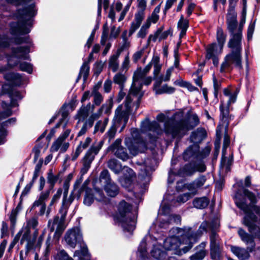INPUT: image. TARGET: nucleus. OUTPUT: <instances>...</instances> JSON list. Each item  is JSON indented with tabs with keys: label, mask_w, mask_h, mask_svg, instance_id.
Wrapping results in <instances>:
<instances>
[{
	"label": "nucleus",
	"mask_w": 260,
	"mask_h": 260,
	"mask_svg": "<svg viewBox=\"0 0 260 260\" xmlns=\"http://www.w3.org/2000/svg\"><path fill=\"white\" fill-rule=\"evenodd\" d=\"M226 18L228 28L231 33H233L237 26V13L235 9H228Z\"/></svg>",
	"instance_id": "obj_23"
},
{
	"label": "nucleus",
	"mask_w": 260,
	"mask_h": 260,
	"mask_svg": "<svg viewBox=\"0 0 260 260\" xmlns=\"http://www.w3.org/2000/svg\"><path fill=\"white\" fill-rule=\"evenodd\" d=\"M103 144L104 142L103 141L94 143L87 151L82 159L83 166L81 170L82 175H84L87 172L90 168L92 161L94 159L95 156L98 154L100 150L101 149Z\"/></svg>",
	"instance_id": "obj_9"
},
{
	"label": "nucleus",
	"mask_w": 260,
	"mask_h": 260,
	"mask_svg": "<svg viewBox=\"0 0 260 260\" xmlns=\"http://www.w3.org/2000/svg\"><path fill=\"white\" fill-rule=\"evenodd\" d=\"M105 190L107 194L111 197H115L119 192L118 187L113 182L106 184Z\"/></svg>",
	"instance_id": "obj_37"
},
{
	"label": "nucleus",
	"mask_w": 260,
	"mask_h": 260,
	"mask_svg": "<svg viewBox=\"0 0 260 260\" xmlns=\"http://www.w3.org/2000/svg\"><path fill=\"white\" fill-rule=\"evenodd\" d=\"M108 168L115 174H118L121 171H123L121 165L115 159H111L108 162Z\"/></svg>",
	"instance_id": "obj_42"
},
{
	"label": "nucleus",
	"mask_w": 260,
	"mask_h": 260,
	"mask_svg": "<svg viewBox=\"0 0 260 260\" xmlns=\"http://www.w3.org/2000/svg\"><path fill=\"white\" fill-rule=\"evenodd\" d=\"M219 226V223L217 220L210 224H209L207 222H203L201 224L197 232L196 233L193 232V234L198 237L197 239V240L203 233L207 231V229L209 228L212 231L210 236V247L213 249L216 248V247H218V244L216 242L217 235L214 231L217 229Z\"/></svg>",
	"instance_id": "obj_13"
},
{
	"label": "nucleus",
	"mask_w": 260,
	"mask_h": 260,
	"mask_svg": "<svg viewBox=\"0 0 260 260\" xmlns=\"http://www.w3.org/2000/svg\"><path fill=\"white\" fill-rule=\"evenodd\" d=\"M206 58L208 59H212L213 63L215 66H217L219 61L218 55L219 53L217 45L216 43L210 44L206 49Z\"/></svg>",
	"instance_id": "obj_24"
},
{
	"label": "nucleus",
	"mask_w": 260,
	"mask_h": 260,
	"mask_svg": "<svg viewBox=\"0 0 260 260\" xmlns=\"http://www.w3.org/2000/svg\"><path fill=\"white\" fill-rule=\"evenodd\" d=\"M19 67L21 71L26 72L29 74H31L32 72V67L30 63L24 62L20 64Z\"/></svg>",
	"instance_id": "obj_57"
},
{
	"label": "nucleus",
	"mask_w": 260,
	"mask_h": 260,
	"mask_svg": "<svg viewBox=\"0 0 260 260\" xmlns=\"http://www.w3.org/2000/svg\"><path fill=\"white\" fill-rule=\"evenodd\" d=\"M58 260H74L70 257L64 250L60 251L56 255Z\"/></svg>",
	"instance_id": "obj_62"
},
{
	"label": "nucleus",
	"mask_w": 260,
	"mask_h": 260,
	"mask_svg": "<svg viewBox=\"0 0 260 260\" xmlns=\"http://www.w3.org/2000/svg\"><path fill=\"white\" fill-rule=\"evenodd\" d=\"M226 35L224 34L221 28H218L216 32V39L218 42V49L219 53H221L223 45L226 40Z\"/></svg>",
	"instance_id": "obj_32"
},
{
	"label": "nucleus",
	"mask_w": 260,
	"mask_h": 260,
	"mask_svg": "<svg viewBox=\"0 0 260 260\" xmlns=\"http://www.w3.org/2000/svg\"><path fill=\"white\" fill-rule=\"evenodd\" d=\"M206 166L203 162H200L192 168L190 165H186L180 170L178 174L180 176L191 175L196 171L203 172L206 170Z\"/></svg>",
	"instance_id": "obj_22"
},
{
	"label": "nucleus",
	"mask_w": 260,
	"mask_h": 260,
	"mask_svg": "<svg viewBox=\"0 0 260 260\" xmlns=\"http://www.w3.org/2000/svg\"><path fill=\"white\" fill-rule=\"evenodd\" d=\"M105 105H103L97 113L92 114L90 116L87 121L89 123L92 122V125H93L94 121L95 119H98L101 116L102 113V110L105 108Z\"/></svg>",
	"instance_id": "obj_54"
},
{
	"label": "nucleus",
	"mask_w": 260,
	"mask_h": 260,
	"mask_svg": "<svg viewBox=\"0 0 260 260\" xmlns=\"http://www.w3.org/2000/svg\"><path fill=\"white\" fill-rule=\"evenodd\" d=\"M197 238L190 228H173L165 240L164 247L166 250L174 251L175 254L182 255L191 248Z\"/></svg>",
	"instance_id": "obj_3"
},
{
	"label": "nucleus",
	"mask_w": 260,
	"mask_h": 260,
	"mask_svg": "<svg viewBox=\"0 0 260 260\" xmlns=\"http://www.w3.org/2000/svg\"><path fill=\"white\" fill-rule=\"evenodd\" d=\"M119 53H117L112 55L109 60V68L112 70L113 72H115L118 69L119 62L118 58Z\"/></svg>",
	"instance_id": "obj_41"
},
{
	"label": "nucleus",
	"mask_w": 260,
	"mask_h": 260,
	"mask_svg": "<svg viewBox=\"0 0 260 260\" xmlns=\"http://www.w3.org/2000/svg\"><path fill=\"white\" fill-rule=\"evenodd\" d=\"M115 115H116V112L115 113ZM115 116H114V117L113 118L114 124L112 126H111L110 128L107 132V135L109 137V141H110L115 136L116 131V127L117 126V125L119 124L122 121H123L124 125H125L127 122V121H126V122H125L124 119H123V118L119 121L118 120L115 119ZM127 119H128V118Z\"/></svg>",
	"instance_id": "obj_38"
},
{
	"label": "nucleus",
	"mask_w": 260,
	"mask_h": 260,
	"mask_svg": "<svg viewBox=\"0 0 260 260\" xmlns=\"http://www.w3.org/2000/svg\"><path fill=\"white\" fill-rule=\"evenodd\" d=\"M93 196L96 200L99 202L103 201L105 199L103 191L100 189H95Z\"/></svg>",
	"instance_id": "obj_61"
},
{
	"label": "nucleus",
	"mask_w": 260,
	"mask_h": 260,
	"mask_svg": "<svg viewBox=\"0 0 260 260\" xmlns=\"http://www.w3.org/2000/svg\"><path fill=\"white\" fill-rule=\"evenodd\" d=\"M146 242L145 240L143 239L139 247L138 251L141 254V256L143 257L146 252Z\"/></svg>",
	"instance_id": "obj_64"
},
{
	"label": "nucleus",
	"mask_w": 260,
	"mask_h": 260,
	"mask_svg": "<svg viewBox=\"0 0 260 260\" xmlns=\"http://www.w3.org/2000/svg\"><path fill=\"white\" fill-rule=\"evenodd\" d=\"M159 58L157 56H154L152 59V63H153V65L154 66V75L155 76L158 75L159 74L160 69L161 66L159 64Z\"/></svg>",
	"instance_id": "obj_49"
},
{
	"label": "nucleus",
	"mask_w": 260,
	"mask_h": 260,
	"mask_svg": "<svg viewBox=\"0 0 260 260\" xmlns=\"http://www.w3.org/2000/svg\"><path fill=\"white\" fill-rule=\"evenodd\" d=\"M29 52V46L17 47L12 50V55L8 58V63L10 67H13L18 64L20 59H27Z\"/></svg>",
	"instance_id": "obj_12"
},
{
	"label": "nucleus",
	"mask_w": 260,
	"mask_h": 260,
	"mask_svg": "<svg viewBox=\"0 0 260 260\" xmlns=\"http://www.w3.org/2000/svg\"><path fill=\"white\" fill-rule=\"evenodd\" d=\"M90 109H91V111L93 110V106H91L90 104H89L86 107H82L76 115V118L78 119L79 121L84 120L87 117Z\"/></svg>",
	"instance_id": "obj_31"
},
{
	"label": "nucleus",
	"mask_w": 260,
	"mask_h": 260,
	"mask_svg": "<svg viewBox=\"0 0 260 260\" xmlns=\"http://www.w3.org/2000/svg\"><path fill=\"white\" fill-rule=\"evenodd\" d=\"M188 27V22L182 16L178 22V28L180 31L179 38L181 39L185 34Z\"/></svg>",
	"instance_id": "obj_35"
},
{
	"label": "nucleus",
	"mask_w": 260,
	"mask_h": 260,
	"mask_svg": "<svg viewBox=\"0 0 260 260\" xmlns=\"http://www.w3.org/2000/svg\"><path fill=\"white\" fill-rule=\"evenodd\" d=\"M149 27L150 26L148 24L144 23L138 32L137 37L138 38H144L147 34L148 29Z\"/></svg>",
	"instance_id": "obj_52"
},
{
	"label": "nucleus",
	"mask_w": 260,
	"mask_h": 260,
	"mask_svg": "<svg viewBox=\"0 0 260 260\" xmlns=\"http://www.w3.org/2000/svg\"><path fill=\"white\" fill-rule=\"evenodd\" d=\"M241 52L232 50L230 53L227 54L224 57V61L221 64L220 72L223 73L225 70L230 69L232 64H234L237 68L241 69L242 66Z\"/></svg>",
	"instance_id": "obj_11"
},
{
	"label": "nucleus",
	"mask_w": 260,
	"mask_h": 260,
	"mask_svg": "<svg viewBox=\"0 0 260 260\" xmlns=\"http://www.w3.org/2000/svg\"><path fill=\"white\" fill-rule=\"evenodd\" d=\"M36 13L34 3L25 7L22 10H19L16 14L18 22L11 24V33L13 35L28 33L30 31L29 27L32 25V18Z\"/></svg>",
	"instance_id": "obj_4"
},
{
	"label": "nucleus",
	"mask_w": 260,
	"mask_h": 260,
	"mask_svg": "<svg viewBox=\"0 0 260 260\" xmlns=\"http://www.w3.org/2000/svg\"><path fill=\"white\" fill-rule=\"evenodd\" d=\"M209 200L206 197H202L195 199L193 201L194 207L198 209L206 208L209 204Z\"/></svg>",
	"instance_id": "obj_40"
},
{
	"label": "nucleus",
	"mask_w": 260,
	"mask_h": 260,
	"mask_svg": "<svg viewBox=\"0 0 260 260\" xmlns=\"http://www.w3.org/2000/svg\"><path fill=\"white\" fill-rule=\"evenodd\" d=\"M121 139H116L114 142L109 147L108 150L111 151L117 157L123 161H125L127 160L129 157L126 149L121 146Z\"/></svg>",
	"instance_id": "obj_18"
},
{
	"label": "nucleus",
	"mask_w": 260,
	"mask_h": 260,
	"mask_svg": "<svg viewBox=\"0 0 260 260\" xmlns=\"http://www.w3.org/2000/svg\"><path fill=\"white\" fill-rule=\"evenodd\" d=\"M130 204L121 201L118 205L117 212L115 216L116 220L125 231L131 233L136 226V215L131 212Z\"/></svg>",
	"instance_id": "obj_5"
},
{
	"label": "nucleus",
	"mask_w": 260,
	"mask_h": 260,
	"mask_svg": "<svg viewBox=\"0 0 260 260\" xmlns=\"http://www.w3.org/2000/svg\"><path fill=\"white\" fill-rule=\"evenodd\" d=\"M160 4L156 6L153 11L152 12L150 16L148 17L145 23L148 24L149 26H150L151 23H155L157 22L159 19V15L158 14L160 12Z\"/></svg>",
	"instance_id": "obj_34"
},
{
	"label": "nucleus",
	"mask_w": 260,
	"mask_h": 260,
	"mask_svg": "<svg viewBox=\"0 0 260 260\" xmlns=\"http://www.w3.org/2000/svg\"><path fill=\"white\" fill-rule=\"evenodd\" d=\"M5 79L12 82L13 84L19 85L21 83V77L17 73H9L5 75Z\"/></svg>",
	"instance_id": "obj_39"
},
{
	"label": "nucleus",
	"mask_w": 260,
	"mask_h": 260,
	"mask_svg": "<svg viewBox=\"0 0 260 260\" xmlns=\"http://www.w3.org/2000/svg\"><path fill=\"white\" fill-rule=\"evenodd\" d=\"M132 137L125 139L124 143L133 155H136L139 152H142L146 148V146L139 137V131L136 128L131 129Z\"/></svg>",
	"instance_id": "obj_8"
},
{
	"label": "nucleus",
	"mask_w": 260,
	"mask_h": 260,
	"mask_svg": "<svg viewBox=\"0 0 260 260\" xmlns=\"http://www.w3.org/2000/svg\"><path fill=\"white\" fill-rule=\"evenodd\" d=\"M182 117V113H176L171 119L167 121L165 115L163 114H159L157 116L156 119L160 122H163L165 121V129L166 132L168 134H172L173 137H175L176 136H174L172 133L168 132L167 131V128L175 129V125L178 122V119Z\"/></svg>",
	"instance_id": "obj_19"
},
{
	"label": "nucleus",
	"mask_w": 260,
	"mask_h": 260,
	"mask_svg": "<svg viewBox=\"0 0 260 260\" xmlns=\"http://www.w3.org/2000/svg\"><path fill=\"white\" fill-rule=\"evenodd\" d=\"M94 199L95 198L94 197L93 194L91 192V191L86 190L83 203L84 205L87 206H89L93 202Z\"/></svg>",
	"instance_id": "obj_50"
},
{
	"label": "nucleus",
	"mask_w": 260,
	"mask_h": 260,
	"mask_svg": "<svg viewBox=\"0 0 260 260\" xmlns=\"http://www.w3.org/2000/svg\"><path fill=\"white\" fill-rule=\"evenodd\" d=\"M38 224V220L36 217H32L27 221V226L21 240V243L25 240L27 241V244L26 245V254H27L28 252L35 247V240H36L38 234V231L36 230L34 233L33 238L31 239L30 238V229H35Z\"/></svg>",
	"instance_id": "obj_10"
},
{
	"label": "nucleus",
	"mask_w": 260,
	"mask_h": 260,
	"mask_svg": "<svg viewBox=\"0 0 260 260\" xmlns=\"http://www.w3.org/2000/svg\"><path fill=\"white\" fill-rule=\"evenodd\" d=\"M146 74L141 68L138 69L134 73L133 83L126 98L124 104L119 105L116 110L115 119L120 120L124 119L126 122L131 113V105L135 106L136 110L139 106L144 92L142 90L143 80Z\"/></svg>",
	"instance_id": "obj_2"
},
{
	"label": "nucleus",
	"mask_w": 260,
	"mask_h": 260,
	"mask_svg": "<svg viewBox=\"0 0 260 260\" xmlns=\"http://www.w3.org/2000/svg\"><path fill=\"white\" fill-rule=\"evenodd\" d=\"M232 252L239 259H245L249 257L250 254L248 251L244 248L237 246H231Z\"/></svg>",
	"instance_id": "obj_29"
},
{
	"label": "nucleus",
	"mask_w": 260,
	"mask_h": 260,
	"mask_svg": "<svg viewBox=\"0 0 260 260\" xmlns=\"http://www.w3.org/2000/svg\"><path fill=\"white\" fill-rule=\"evenodd\" d=\"M238 234L240 237L241 240L246 244H251V247H248L247 250L251 252L254 250L255 247V244L253 240V236L247 233L242 229H239L238 231Z\"/></svg>",
	"instance_id": "obj_27"
},
{
	"label": "nucleus",
	"mask_w": 260,
	"mask_h": 260,
	"mask_svg": "<svg viewBox=\"0 0 260 260\" xmlns=\"http://www.w3.org/2000/svg\"><path fill=\"white\" fill-rule=\"evenodd\" d=\"M100 179L102 181L104 180V183L106 184L111 183L110 174L108 170H105L101 172L100 175Z\"/></svg>",
	"instance_id": "obj_53"
},
{
	"label": "nucleus",
	"mask_w": 260,
	"mask_h": 260,
	"mask_svg": "<svg viewBox=\"0 0 260 260\" xmlns=\"http://www.w3.org/2000/svg\"><path fill=\"white\" fill-rule=\"evenodd\" d=\"M64 240L71 247L74 248L76 244L79 243L82 247L80 250H76L74 257H78L79 260H89L90 255L87 246L83 241L82 235L79 228H74L68 230L64 236Z\"/></svg>",
	"instance_id": "obj_6"
},
{
	"label": "nucleus",
	"mask_w": 260,
	"mask_h": 260,
	"mask_svg": "<svg viewBox=\"0 0 260 260\" xmlns=\"http://www.w3.org/2000/svg\"><path fill=\"white\" fill-rule=\"evenodd\" d=\"M151 255L157 259H163L167 256L166 251L161 249V245L158 244L154 245L151 251Z\"/></svg>",
	"instance_id": "obj_30"
},
{
	"label": "nucleus",
	"mask_w": 260,
	"mask_h": 260,
	"mask_svg": "<svg viewBox=\"0 0 260 260\" xmlns=\"http://www.w3.org/2000/svg\"><path fill=\"white\" fill-rule=\"evenodd\" d=\"M242 35L241 32L231 33V38L228 43V47L234 51L241 52Z\"/></svg>",
	"instance_id": "obj_20"
},
{
	"label": "nucleus",
	"mask_w": 260,
	"mask_h": 260,
	"mask_svg": "<svg viewBox=\"0 0 260 260\" xmlns=\"http://www.w3.org/2000/svg\"><path fill=\"white\" fill-rule=\"evenodd\" d=\"M191 198L190 193H185L179 196L177 199V202L179 203H184Z\"/></svg>",
	"instance_id": "obj_59"
},
{
	"label": "nucleus",
	"mask_w": 260,
	"mask_h": 260,
	"mask_svg": "<svg viewBox=\"0 0 260 260\" xmlns=\"http://www.w3.org/2000/svg\"><path fill=\"white\" fill-rule=\"evenodd\" d=\"M192 118L194 120L192 125H189L187 121L184 119H178V122L175 125V129L167 128L168 132H170L174 136H182L186 132L196 126L199 122V118L196 115H192Z\"/></svg>",
	"instance_id": "obj_14"
},
{
	"label": "nucleus",
	"mask_w": 260,
	"mask_h": 260,
	"mask_svg": "<svg viewBox=\"0 0 260 260\" xmlns=\"http://www.w3.org/2000/svg\"><path fill=\"white\" fill-rule=\"evenodd\" d=\"M144 12L143 11H138L135 15V19L133 21L141 24L144 18Z\"/></svg>",
	"instance_id": "obj_55"
},
{
	"label": "nucleus",
	"mask_w": 260,
	"mask_h": 260,
	"mask_svg": "<svg viewBox=\"0 0 260 260\" xmlns=\"http://www.w3.org/2000/svg\"><path fill=\"white\" fill-rule=\"evenodd\" d=\"M11 114L12 112L10 110L0 113V145L6 142V137L7 135L6 127L16 122L15 118H10L5 121H4L5 118Z\"/></svg>",
	"instance_id": "obj_16"
},
{
	"label": "nucleus",
	"mask_w": 260,
	"mask_h": 260,
	"mask_svg": "<svg viewBox=\"0 0 260 260\" xmlns=\"http://www.w3.org/2000/svg\"><path fill=\"white\" fill-rule=\"evenodd\" d=\"M202 157L199 151V147L197 144H193L188 147L183 154V158L185 160H192Z\"/></svg>",
	"instance_id": "obj_21"
},
{
	"label": "nucleus",
	"mask_w": 260,
	"mask_h": 260,
	"mask_svg": "<svg viewBox=\"0 0 260 260\" xmlns=\"http://www.w3.org/2000/svg\"><path fill=\"white\" fill-rule=\"evenodd\" d=\"M205 243H202L198 247V249H200L195 254L190 256V260H202L206 255V251L204 248L205 247Z\"/></svg>",
	"instance_id": "obj_36"
},
{
	"label": "nucleus",
	"mask_w": 260,
	"mask_h": 260,
	"mask_svg": "<svg viewBox=\"0 0 260 260\" xmlns=\"http://www.w3.org/2000/svg\"><path fill=\"white\" fill-rule=\"evenodd\" d=\"M109 33V29L108 27L107 23H106L103 26V30L102 32V35L101 36V44L102 45H105L106 42L107 41Z\"/></svg>",
	"instance_id": "obj_51"
},
{
	"label": "nucleus",
	"mask_w": 260,
	"mask_h": 260,
	"mask_svg": "<svg viewBox=\"0 0 260 260\" xmlns=\"http://www.w3.org/2000/svg\"><path fill=\"white\" fill-rule=\"evenodd\" d=\"M92 126V122L89 123L87 121H86L79 132L78 136H81L84 135L87 132V130L91 128Z\"/></svg>",
	"instance_id": "obj_58"
},
{
	"label": "nucleus",
	"mask_w": 260,
	"mask_h": 260,
	"mask_svg": "<svg viewBox=\"0 0 260 260\" xmlns=\"http://www.w3.org/2000/svg\"><path fill=\"white\" fill-rule=\"evenodd\" d=\"M239 91V90L238 89L234 92H232L229 88L223 89V94L228 98L226 102H224L223 99L221 100L220 106L221 114L223 117H226L228 116L229 107L231 104L236 102Z\"/></svg>",
	"instance_id": "obj_15"
},
{
	"label": "nucleus",
	"mask_w": 260,
	"mask_h": 260,
	"mask_svg": "<svg viewBox=\"0 0 260 260\" xmlns=\"http://www.w3.org/2000/svg\"><path fill=\"white\" fill-rule=\"evenodd\" d=\"M141 131L143 133H148L150 139H152V135L155 138L161 132L160 126L157 122L154 121L150 122L148 119H146L142 122Z\"/></svg>",
	"instance_id": "obj_17"
},
{
	"label": "nucleus",
	"mask_w": 260,
	"mask_h": 260,
	"mask_svg": "<svg viewBox=\"0 0 260 260\" xmlns=\"http://www.w3.org/2000/svg\"><path fill=\"white\" fill-rule=\"evenodd\" d=\"M126 79L127 78L124 74L118 73L114 75L113 80L114 83L118 84L120 88L123 89Z\"/></svg>",
	"instance_id": "obj_43"
},
{
	"label": "nucleus",
	"mask_w": 260,
	"mask_h": 260,
	"mask_svg": "<svg viewBox=\"0 0 260 260\" xmlns=\"http://www.w3.org/2000/svg\"><path fill=\"white\" fill-rule=\"evenodd\" d=\"M237 206L242 210L246 215L243 223L248 228L249 232L255 237L260 238V207L256 205L257 200L254 193L243 188L242 192L238 190L235 196Z\"/></svg>",
	"instance_id": "obj_1"
},
{
	"label": "nucleus",
	"mask_w": 260,
	"mask_h": 260,
	"mask_svg": "<svg viewBox=\"0 0 260 260\" xmlns=\"http://www.w3.org/2000/svg\"><path fill=\"white\" fill-rule=\"evenodd\" d=\"M206 181V177L205 176H201L193 181L194 185L199 188L205 184Z\"/></svg>",
	"instance_id": "obj_63"
},
{
	"label": "nucleus",
	"mask_w": 260,
	"mask_h": 260,
	"mask_svg": "<svg viewBox=\"0 0 260 260\" xmlns=\"http://www.w3.org/2000/svg\"><path fill=\"white\" fill-rule=\"evenodd\" d=\"M161 220L159 226L162 228H166L168 227L170 223L174 222L176 224L180 223L181 217L179 215H172L167 216L164 215L162 217H160Z\"/></svg>",
	"instance_id": "obj_26"
},
{
	"label": "nucleus",
	"mask_w": 260,
	"mask_h": 260,
	"mask_svg": "<svg viewBox=\"0 0 260 260\" xmlns=\"http://www.w3.org/2000/svg\"><path fill=\"white\" fill-rule=\"evenodd\" d=\"M63 198L62 201V205L59 210L61 214L60 218L58 216L54 217L53 221L50 220L48 222V226L50 229L51 232L56 230V234H61L64 230L65 226L64 225V221L68 212V208L73 201V198L70 197L67 199V195L69 188V181L66 180L63 183Z\"/></svg>",
	"instance_id": "obj_7"
},
{
	"label": "nucleus",
	"mask_w": 260,
	"mask_h": 260,
	"mask_svg": "<svg viewBox=\"0 0 260 260\" xmlns=\"http://www.w3.org/2000/svg\"><path fill=\"white\" fill-rule=\"evenodd\" d=\"M69 146V143L64 142L61 138L58 137V138L53 143L50 149L52 152H56L59 150L60 152L63 153L67 151Z\"/></svg>",
	"instance_id": "obj_28"
},
{
	"label": "nucleus",
	"mask_w": 260,
	"mask_h": 260,
	"mask_svg": "<svg viewBox=\"0 0 260 260\" xmlns=\"http://www.w3.org/2000/svg\"><path fill=\"white\" fill-rule=\"evenodd\" d=\"M175 91V88L171 86H169L168 85H164L160 87L159 89H156V94H161L163 93L171 94Z\"/></svg>",
	"instance_id": "obj_48"
},
{
	"label": "nucleus",
	"mask_w": 260,
	"mask_h": 260,
	"mask_svg": "<svg viewBox=\"0 0 260 260\" xmlns=\"http://www.w3.org/2000/svg\"><path fill=\"white\" fill-rule=\"evenodd\" d=\"M49 191H46L45 192H42L38 200L34 202L33 207H38L40 206V205L45 204L44 201L48 199L49 196Z\"/></svg>",
	"instance_id": "obj_47"
},
{
	"label": "nucleus",
	"mask_w": 260,
	"mask_h": 260,
	"mask_svg": "<svg viewBox=\"0 0 260 260\" xmlns=\"http://www.w3.org/2000/svg\"><path fill=\"white\" fill-rule=\"evenodd\" d=\"M89 66L88 62H84L82 66L81 67L79 74L78 75L77 80H79L82 77L83 78V80L85 81L89 74Z\"/></svg>",
	"instance_id": "obj_44"
},
{
	"label": "nucleus",
	"mask_w": 260,
	"mask_h": 260,
	"mask_svg": "<svg viewBox=\"0 0 260 260\" xmlns=\"http://www.w3.org/2000/svg\"><path fill=\"white\" fill-rule=\"evenodd\" d=\"M71 109V110H73L72 106L71 104H64L61 109V118L59 121V123L57 124L56 127H58L59 125L61 124H63L64 126L66 125L67 122V117L68 116V110Z\"/></svg>",
	"instance_id": "obj_33"
},
{
	"label": "nucleus",
	"mask_w": 260,
	"mask_h": 260,
	"mask_svg": "<svg viewBox=\"0 0 260 260\" xmlns=\"http://www.w3.org/2000/svg\"><path fill=\"white\" fill-rule=\"evenodd\" d=\"M246 11L245 8L244 7L243 9L242 18L240 20V24L239 25V27H238L237 32H241V33H242L244 25L246 22Z\"/></svg>",
	"instance_id": "obj_56"
},
{
	"label": "nucleus",
	"mask_w": 260,
	"mask_h": 260,
	"mask_svg": "<svg viewBox=\"0 0 260 260\" xmlns=\"http://www.w3.org/2000/svg\"><path fill=\"white\" fill-rule=\"evenodd\" d=\"M99 89L98 86H95L92 91V94L94 97V103L95 105L99 106L103 101V97L102 95L98 91Z\"/></svg>",
	"instance_id": "obj_46"
},
{
	"label": "nucleus",
	"mask_w": 260,
	"mask_h": 260,
	"mask_svg": "<svg viewBox=\"0 0 260 260\" xmlns=\"http://www.w3.org/2000/svg\"><path fill=\"white\" fill-rule=\"evenodd\" d=\"M108 118H105L104 121L99 120L98 121L95 126L94 133L100 131L101 133H103L105 129V128L108 122Z\"/></svg>",
	"instance_id": "obj_45"
},
{
	"label": "nucleus",
	"mask_w": 260,
	"mask_h": 260,
	"mask_svg": "<svg viewBox=\"0 0 260 260\" xmlns=\"http://www.w3.org/2000/svg\"><path fill=\"white\" fill-rule=\"evenodd\" d=\"M124 176L119 178V182L124 187H128L132 183V178L134 176V172L131 168L124 167L123 168Z\"/></svg>",
	"instance_id": "obj_25"
},
{
	"label": "nucleus",
	"mask_w": 260,
	"mask_h": 260,
	"mask_svg": "<svg viewBox=\"0 0 260 260\" xmlns=\"http://www.w3.org/2000/svg\"><path fill=\"white\" fill-rule=\"evenodd\" d=\"M22 96L20 94V93L18 91H15L13 93L11 99L12 101L11 103V107H15L17 105L15 103V101L20 100L22 99Z\"/></svg>",
	"instance_id": "obj_60"
}]
</instances>
